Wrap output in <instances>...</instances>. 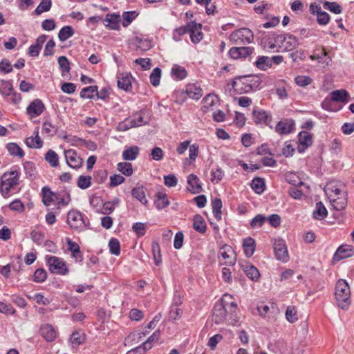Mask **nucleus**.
<instances>
[{"label":"nucleus","mask_w":354,"mask_h":354,"mask_svg":"<svg viewBox=\"0 0 354 354\" xmlns=\"http://www.w3.org/2000/svg\"><path fill=\"white\" fill-rule=\"evenodd\" d=\"M232 299L231 295L225 294L221 301L215 304L212 314V320L215 324H219L228 319L230 324L238 325L239 318L236 314L237 304Z\"/></svg>","instance_id":"1"},{"label":"nucleus","mask_w":354,"mask_h":354,"mask_svg":"<svg viewBox=\"0 0 354 354\" xmlns=\"http://www.w3.org/2000/svg\"><path fill=\"white\" fill-rule=\"evenodd\" d=\"M261 81L258 76L249 75L237 78L232 86L237 93H246L259 88Z\"/></svg>","instance_id":"2"},{"label":"nucleus","mask_w":354,"mask_h":354,"mask_svg":"<svg viewBox=\"0 0 354 354\" xmlns=\"http://www.w3.org/2000/svg\"><path fill=\"white\" fill-rule=\"evenodd\" d=\"M335 296L337 306L343 310L348 309L351 304V290L346 280L337 281L335 288Z\"/></svg>","instance_id":"3"},{"label":"nucleus","mask_w":354,"mask_h":354,"mask_svg":"<svg viewBox=\"0 0 354 354\" xmlns=\"http://www.w3.org/2000/svg\"><path fill=\"white\" fill-rule=\"evenodd\" d=\"M20 173L17 170L5 172L0 179V192L3 198L10 196V192L19 184Z\"/></svg>","instance_id":"4"},{"label":"nucleus","mask_w":354,"mask_h":354,"mask_svg":"<svg viewBox=\"0 0 354 354\" xmlns=\"http://www.w3.org/2000/svg\"><path fill=\"white\" fill-rule=\"evenodd\" d=\"M283 61V57L281 55H274L272 57L262 55L257 57L254 65L258 69L266 71L271 68L273 65H279Z\"/></svg>","instance_id":"5"},{"label":"nucleus","mask_w":354,"mask_h":354,"mask_svg":"<svg viewBox=\"0 0 354 354\" xmlns=\"http://www.w3.org/2000/svg\"><path fill=\"white\" fill-rule=\"evenodd\" d=\"M253 39V32L248 28H241L230 35V41L236 44H249Z\"/></svg>","instance_id":"6"},{"label":"nucleus","mask_w":354,"mask_h":354,"mask_svg":"<svg viewBox=\"0 0 354 354\" xmlns=\"http://www.w3.org/2000/svg\"><path fill=\"white\" fill-rule=\"evenodd\" d=\"M46 259L51 272L62 275L68 274V269L63 259L55 256H47Z\"/></svg>","instance_id":"7"},{"label":"nucleus","mask_w":354,"mask_h":354,"mask_svg":"<svg viewBox=\"0 0 354 354\" xmlns=\"http://www.w3.org/2000/svg\"><path fill=\"white\" fill-rule=\"evenodd\" d=\"M67 223L74 230H82L86 226L83 214L77 210L72 209L67 215Z\"/></svg>","instance_id":"8"},{"label":"nucleus","mask_w":354,"mask_h":354,"mask_svg":"<svg viewBox=\"0 0 354 354\" xmlns=\"http://www.w3.org/2000/svg\"><path fill=\"white\" fill-rule=\"evenodd\" d=\"M218 257L224 261L223 264L229 266L234 265L236 261V253L229 245H224L220 248Z\"/></svg>","instance_id":"9"},{"label":"nucleus","mask_w":354,"mask_h":354,"mask_svg":"<svg viewBox=\"0 0 354 354\" xmlns=\"http://www.w3.org/2000/svg\"><path fill=\"white\" fill-rule=\"evenodd\" d=\"M274 251L276 258L283 262H287L289 259L287 247L284 241L275 240L274 243Z\"/></svg>","instance_id":"10"},{"label":"nucleus","mask_w":354,"mask_h":354,"mask_svg":"<svg viewBox=\"0 0 354 354\" xmlns=\"http://www.w3.org/2000/svg\"><path fill=\"white\" fill-rule=\"evenodd\" d=\"M64 156L67 165L73 169H79L82 167L83 160L73 149H68L64 151Z\"/></svg>","instance_id":"11"},{"label":"nucleus","mask_w":354,"mask_h":354,"mask_svg":"<svg viewBox=\"0 0 354 354\" xmlns=\"http://www.w3.org/2000/svg\"><path fill=\"white\" fill-rule=\"evenodd\" d=\"M310 12L312 15H316L317 21L319 25H326L330 20L328 14L321 10L320 6L317 3H312L310 5Z\"/></svg>","instance_id":"12"},{"label":"nucleus","mask_w":354,"mask_h":354,"mask_svg":"<svg viewBox=\"0 0 354 354\" xmlns=\"http://www.w3.org/2000/svg\"><path fill=\"white\" fill-rule=\"evenodd\" d=\"M253 48L247 46H234L229 50V55L233 59H244L252 53Z\"/></svg>","instance_id":"13"},{"label":"nucleus","mask_w":354,"mask_h":354,"mask_svg":"<svg viewBox=\"0 0 354 354\" xmlns=\"http://www.w3.org/2000/svg\"><path fill=\"white\" fill-rule=\"evenodd\" d=\"M45 109L44 103L39 99L34 100L27 107V113L30 118L39 116Z\"/></svg>","instance_id":"14"},{"label":"nucleus","mask_w":354,"mask_h":354,"mask_svg":"<svg viewBox=\"0 0 354 354\" xmlns=\"http://www.w3.org/2000/svg\"><path fill=\"white\" fill-rule=\"evenodd\" d=\"M295 122L292 120H284L279 121L276 127L275 131L281 135L290 133L294 130Z\"/></svg>","instance_id":"15"},{"label":"nucleus","mask_w":354,"mask_h":354,"mask_svg":"<svg viewBox=\"0 0 354 354\" xmlns=\"http://www.w3.org/2000/svg\"><path fill=\"white\" fill-rule=\"evenodd\" d=\"M131 79L132 76L130 73H121L118 75V86L125 91L131 90Z\"/></svg>","instance_id":"16"},{"label":"nucleus","mask_w":354,"mask_h":354,"mask_svg":"<svg viewBox=\"0 0 354 354\" xmlns=\"http://www.w3.org/2000/svg\"><path fill=\"white\" fill-rule=\"evenodd\" d=\"M199 181V178L195 174H189L187 177V190L193 194L201 192L203 189Z\"/></svg>","instance_id":"17"},{"label":"nucleus","mask_w":354,"mask_h":354,"mask_svg":"<svg viewBox=\"0 0 354 354\" xmlns=\"http://www.w3.org/2000/svg\"><path fill=\"white\" fill-rule=\"evenodd\" d=\"M329 200L333 208L337 211L344 209L347 205V197L346 192L337 195L333 198H329Z\"/></svg>","instance_id":"18"},{"label":"nucleus","mask_w":354,"mask_h":354,"mask_svg":"<svg viewBox=\"0 0 354 354\" xmlns=\"http://www.w3.org/2000/svg\"><path fill=\"white\" fill-rule=\"evenodd\" d=\"M324 192L328 196V198H333L337 195L346 192L341 189L340 185L335 182H330L328 183L324 188Z\"/></svg>","instance_id":"19"},{"label":"nucleus","mask_w":354,"mask_h":354,"mask_svg":"<svg viewBox=\"0 0 354 354\" xmlns=\"http://www.w3.org/2000/svg\"><path fill=\"white\" fill-rule=\"evenodd\" d=\"M40 334L47 342H53L56 337V331L50 324L41 326L40 328Z\"/></svg>","instance_id":"20"},{"label":"nucleus","mask_w":354,"mask_h":354,"mask_svg":"<svg viewBox=\"0 0 354 354\" xmlns=\"http://www.w3.org/2000/svg\"><path fill=\"white\" fill-rule=\"evenodd\" d=\"M253 119L257 124H265L268 125L271 121L270 116L263 110H254L252 111Z\"/></svg>","instance_id":"21"},{"label":"nucleus","mask_w":354,"mask_h":354,"mask_svg":"<svg viewBox=\"0 0 354 354\" xmlns=\"http://www.w3.org/2000/svg\"><path fill=\"white\" fill-rule=\"evenodd\" d=\"M353 255V250L351 245H341L338 248L334 254L333 259L336 261H339L342 259L349 257Z\"/></svg>","instance_id":"22"},{"label":"nucleus","mask_w":354,"mask_h":354,"mask_svg":"<svg viewBox=\"0 0 354 354\" xmlns=\"http://www.w3.org/2000/svg\"><path fill=\"white\" fill-rule=\"evenodd\" d=\"M139 153L140 148L138 146L127 147L122 152V158L128 161L134 160L138 157Z\"/></svg>","instance_id":"23"},{"label":"nucleus","mask_w":354,"mask_h":354,"mask_svg":"<svg viewBox=\"0 0 354 354\" xmlns=\"http://www.w3.org/2000/svg\"><path fill=\"white\" fill-rule=\"evenodd\" d=\"M35 136H30L26 140V145L30 148L39 149L42 147L43 142L39 136V129L36 128L34 131Z\"/></svg>","instance_id":"24"},{"label":"nucleus","mask_w":354,"mask_h":354,"mask_svg":"<svg viewBox=\"0 0 354 354\" xmlns=\"http://www.w3.org/2000/svg\"><path fill=\"white\" fill-rule=\"evenodd\" d=\"M66 243L68 250L71 252L72 257L75 258L76 261H82V255L79 245L69 239H67Z\"/></svg>","instance_id":"25"},{"label":"nucleus","mask_w":354,"mask_h":354,"mask_svg":"<svg viewBox=\"0 0 354 354\" xmlns=\"http://www.w3.org/2000/svg\"><path fill=\"white\" fill-rule=\"evenodd\" d=\"M185 92L187 95L194 100H198L203 95V90L199 86L195 84H188L186 87Z\"/></svg>","instance_id":"26"},{"label":"nucleus","mask_w":354,"mask_h":354,"mask_svg":"<svg viewBox=\"0 0 354 354\" xmlns=\"http://www.w3.org/2000/svg\"><path fill=\"white\" fill-rule=\"evenodd\" d=\"M245 274L252 281H257L259 279L260 273L257 268L250 263H246L241 266Z\"/></svg>","instance_id":"27"},{"label":"nucleus","mask_w":354,"mask_h":354,"mask_svg":"<svg viewBox=\"0 0 354 354\" xmlns=\"http://www.w3.org/2000/svg\"><path fill=\"white\" fill-rule=\"evenodd\" d=\"M120 17L118 15H107L104 20L106 26L113 30H118L120 28Z\"/></svg>","instance_id":"28"},{"label":"nucleus","mask_w":354,"mask_h":354,"mask_svg":"<svg viewBox=\"0 0 354 354\" xmlns=\"http://www.w3.org/2000/svg\"><path fill=\"white\" fill-rule=\"evenodd\" d=\"M154 205L158 209L165 208L169 205V201L166 194L163 192H158L156 194Z\"/></svg>","instance_id":"29"},{"label":"nucleus","mask_w":354,"mask_h":354,"mask_svg":"<svg viewBox=\"0 0 354 354\" xmlns=\"http://www.w3.org/2000/svg\"><path fill=\"white\" fill-rule=\"evenodd\" d=\"M193 221V227L196 232L201 234H204L206 232L207 225L204 218L201 215H195Z\"/></svg>","instance_id":"30"},{"label":"nucleus","mask_w":354,"mask_h":354,"mask_svg":"<svg viewBox=\"0 0 354 354\" xmlns=\"http://www.w3.org/2000/svg\"><path fill=\"white\" fill-rule=\"evenodd\" d=\"M243 247L244 252L248 257L253 255L255 250V241L251 237H248L243 240Z\"/></svg>","instance_id":"31"},{"label":"nucleus","mask_w":354,"mask_h":354,"mask_svg":"<svg viewBox=\"0 0 354 354\" xmlns=\"http://www.w3.org/2000/svg\"><path fill=\"white\" fill-rule=\"evenodd\" d=\"M212 212L217 221H221L222 218L223 203L221 198H216L212 202Z\"/></svg>","instance_id":"32"},{"label":"nucleus","mask_w":354,"mask_h":354,"mask_svg":"<svg viewBox=\"0 0 354 354\" xmlns=\"http://www.w3.org/2000/svg\"><path fill=\"white\" fill-rule=\"evenodd\" d=\"M349 94L347 91L344 89L336 90L331 93V99L334 102H347V98Z\"/></svg>","instance_id":"33"},{"label":"nucleus","mask_w":354,"mask_h":354,"mask_svg":"<svg viewBox=\"0 0 354 354\" xmlns=\"http://www.w3.org/2000/svg\"><path fill=\"white\" fill-rule=\"evenodd\" d=\"M327 210L322 202L316 203L315 209L313 212V217L317 220H322L327 216Z\"/></svg>","instance_id":"34"},{"label":"nucleus","mask_w":354,"mask_h":354,"mask_svg":"<svg viewBox=\"0 0 354 354\" xmlns=\"http://www.w3.org/2000/svg\"><path fill=\"white\" fill-rule=\"evenodd\" d=\"M6 149L12 156L23 158L25 155L23 149L17 143L10 142L7 144Z\"/></svg>","instance_id":"35"},{"label":"nucleus","mask_w":354,"mask_h":354,"mask_svg":"<svg viewBox=\"0 0 354 354\" xmlns=\"http://www.w3.org/2000/svg\"><path fill=\"white\" fill-rule=\"evenodd\" d=\"M218 101V99L216 95L208 94L205 96L203 100V105L202 106V110L203 112H207L209 111L210 108L213 106Z\"/></svg>","instance_id":"36"},{"label":"nucleus","mask_w":354,"mask_h":354,"mask_svg":"<svg viewBox=\"0 0 354 354\" xmlns=\"http://www.w3.org/2000/svg\"><path fill=\"white\" fill-rule=\"evenodd\" d=\"M53 197H55V192H53L48 187H43L42 201L46 206H49L53 203Z\"/></svg>","instance_id":"37"},{"label":"nucleus","mask_w":354,"mask_h":354,"mask_svg":"<svg viewBox=\"0 0 354 354\" xmlns=\"http://www.w3.org/2000/svg\"><path fill=\"white\" fill-rule=\"evenodd\" d=\"M131 194L133 198L139 201L142 204L146 205L147 200L146 199L145 193L143 187H138L133 188Z\"/></svg>","instance_id":"38"},{"label":"nucleus","mask_w":354,"mask_h":354,"mask_svg":"<svg viewBox=\"0 0 354 354\" xmlns=\"http://www.w3.org/2000/svg\"><path fill=\"white\" fill-rule=\"evenodd\" d=\"M298 139L300 145L306 148L312 145V136L307 131H301L299 133Z\"/></svg>","instance_id":"39"},{"label":"nucleus","mask_w":354,"mask_h":354,"mask_svg":"<svg viewBox=\"0 0 354 354\" xmlns=\"http://www.w3.org/2000/svg\"><path fill=\"white\" fill-rule=\"evenodd\" d=\"M251 187L257 194H260L265 190V182L263 178H254L252 181Z\"/></svg>","instance_id":"40"},{"label":"nucleus","mask_w":354,"mask_h":354,"mask_svg":"<svg viewBox=\"0 0 354 354\" xmlns=\"http://www.w3.org/2000/svg\"><path fill=\"white\" fill-rule=\"evenodd\" d=\"M118 170L126 176L133 174L132 165L128 162H119L117 165Z\"/></svg>","instance_id":"41"},{"label":"nucleus","mask_w":354,"mask_h":354,"mask_svg":"<svg viewBox=\"0 0 354 354\" xmlns=\"http://www.w3.org/2000/svg\"><path fill=\"white\" fill-rule=\"evenodd\" d=\"M13 86L11 81L0 80V93L6 96L11 95Z\"/></svg>","instance_id":"42"},{"label":"nucleus","mask_w":354,"mask_h":354,"mask_svg":"<svg viewBox=\"0 0 354 354\" xmlns=\"http://www.w3.org/2000/svg\"><path fill=\"white\" fill-rule=\"evenodd\" d=\"M46 160L53 167L58 166L59 157L58 155L52 149H49L45 156Z\"/></svg>","instance_id":"43"},{"label":"nucleus","mask_w":354,"mask_h":354,"mask_svg":"<svg viewBox=\"0 0 354 354\" xmlns=\"http://www.w3.org/2000/svg\"><path fill=\"white\" fill-rule=\"evenodd\" d=\"M58 127L52 124L51 122L46 121L44 122L42 127V133L47 134L48 136H53L57 133Z\"/></svg>","instance_id":"44"},{"label":"nucleus","mask_w":354,"mask_h":354,"mask_svg":"<svg viewBox=\"0 0 354 354\" xmlns=\"http://www.w3.org/2000/svg\"><path fill=\"white\" fill-rule=\"evenodd\" d=\"M171 75L177 80H183L187 77V71L178 65H174L171 68Z\"/></svg>","instance_id":"45"},{"label":"nucleus","mask_w":354,"mask_h":354,"mask_svg":"<svg viewBox=\"0 0 354 354\" xmlns=\"http://www.w3.org/2000/svg\"><path fill=\"white\" fill-rule=\"evenodd\" d=\"M52 6L51 0H42L37 8L35 10V14L39 15L44 12L50 10Z\"/></svg>","instance_id":"46"},{"label":"nucleus","mask_w":354,"mask_h":354,"mask_svg":"<svg viewBox=\"0 0 354 354\" xmlns=\"http://www.w3.org/2000/svg\"><path fill=\"white\" fill-rule=\"evenodd\" d=\"M151 250L153 256L155 264L159 266L161 263L162 256L160 252V247L157 242H153L151 245Z\"/></svg>","instance_id":"47"},{"label":"nucleus","mask_w":354,"mask_h":354,"mask_svg":"<svg viewBox=\"0 0 354 354\" xmlns=\"http://www.w3.org/2000/svg\"><path fill=\"white\" fill-rule=\"evenodd\" d=\"M74 34L71 26H64L59 32L58 37L60 41H64Z\"/></svg>","instance_id":"48"},{"label":"nucleus","mask_w":354,"mask_h":354,"mask_svg":"<svg viewBox=\"0 0 354 354\" xmlns=\"http://www.w3.org/2000/svg\"><path fill=\"white\" fill-rule=\"evenodd\" d=\"M95 93H97V87L91 86L84 88L80 92V97L82 98H93Z\"/></svg>","instance_id":"49"},{"label":"nucleus","mask_w":354,"mask_h":354,"mask_svg":"<svg viewBox=\"0 0 354 354\" xmlns=\"http://www.w3.org/2000/svg\"><path fill=\"white\" fill-rule=\"evenodd\" d=\"M295 84L300 87H306L313 82L310 77L306 75H297L295 78Z\"/></svg>","instance_id":"50"},{"label":"nucleus","mask_w":354,"mask_h":354,"mask_svg":"<svg viewBox=\"0 0 354 354\" xmlns=\"http://www.w3.org/2000/svg\"><path fill=\"white\" fill-rule=\"evenodd\" d=\"M160 77H161L160 68L158 67L155 68L152 71V72L149 76L151 84L154 86H158L160 84Z\"/></svg>","instance_id":"51"},{"label":"nucleus","mask_w":354,"mask_h":354,"mask_svg":"<svg viewBox=\"0 0 354 354\" xmlns=\"http://www.w3.org/2000/svg\"><path fill=\"white\" fill-rule=\"evenodd\" d=\"M286 180L295 186L302 185L303 183L301 182L300 178L298 175H297L295 173L293 172H288L285 175Z\"/></svg>","instance_id":"52"},{"label":"nucleus","mask_w":354,"mask_h":354,"mask_svg":"<svg viewBox=\"0 0 354 354\" xmlns=\"http://www.w3.org/2000/svg\"><path fill=\"white\" fill-rule=\"evenodd\" d=\"M77 185L80 189H87L91 185V177L90 176H80Z\"/></svg>","instance_id":"53"},{"label":"nucleus","mask_w":354,"mask_h":354,"mask_svg":"<svg viewBox=\"0 0 354 354\" xmlns=\"http://www.w3.org/2000/svg\"><path fill=\"white\" fill-rule=\"evenodd\" d=\"M109 247L112 254L118 256L120 254V245L118 239L112 238L109 242Z\"/></svg>","instance_id":"54"},{"label":"nucleus","mask_w":354,"mask_h":354,"mask_svg":"<svg viewBox=\"0 0 354 354\" xmlns=\"http://www.w3.org/2000/svg\"><path fill=\"white\" fill-rule=\"evenodd\" d=\"M58 64L62 70V76H64L66 73H69L70 64L68 59L65 56H60L58 58Z\"/></svg>","instance_id":"55"},{"label":"nucleus","mask_w":354,"mask_h":354,"mask_svg":"<svg viewBox=\"0 0 354 354\" xmlns=\"http://www.w3.org/2000/svg\"><path fill=\"white\" fill-rule=\"evenodd\" d=\"M324 8L335 14H339L342 10L341 6L336 2H329L327 1H324Z\"/></svg>","instance_id":"56"},{"label":"nucleus","mask_w":354,"mask_h":354,"mask_svg":"<svg viewBox=\"0 0 354 354\" xmlns=\"http://www.w3.org/2000/svg\"><path fill=\"white\" fill-rule=\"evenodd\" d=\"M30 237L37 245H41L45 241L44 233L40 231L32 230L30 233Z\"/></svg>","instance_id":"57"},{"label":"nucleus","mask_w":354,"mask_h":354,"mask_svg":"<svg viewBox=\"0 0 354 354\" xmlns=\"http://www.w3.org/2000/svg\"><path fill=\"white\" fill-rule=\"evenodd\" d=\"M47 277V273L43 268L37 269L33 274V280L37 283L44 282Z\"/></svg>","instance_id":"58"},{"label":"nucleus","mask_w":354,"mask_h":354,"mask_svg":"<svg viewBox=\"0 0 354 354\" xmlns=\"http://www.w3.org/2000/svg\"><path fill=\"white\" fill-rule=\"evenodd\" d=\"M189 37L193 43H198L202 39L203 33L201 30L197 28H195V29L192 28V30L189 31Z\"/></svg>","instance_id":"59"},{"label":"nucleus","mask_w":354,"mask_h":354,"mask_svg":"<svg viewBox=\"0 0 354 354\" xmlns=\"http://www.w3.org/2000/svg\"><path fill=\"white\" fill-rule=\"evenodd\" d=\"M26 175L30 178H35L36 176V168L32 162H26L24 165Z\"/></svg>","instance_id":"60"},{"label":"nucleus","mask_w":354,"mask_h":354,"mask_svg":"<svg viewBox=\"0 0 354 354\" xmlns=\"http://www.w3.org/2000/svg\"><path fill=\"white\" fill-rule=\"evenodd\" d=\"M267 220V218L261 214L257 215L250 222V226L252 228L260 227Z\"/></svg>","instance_id":"61"},{"label":"nucleus","mask_w":354,"mask_h":354,"mask_svg":"<svg viewBox=\"0 0 354 354\" xmlns=\"http://www.w3.org/2000/svg\"><path fill=\"white\" fill-rule=\"evenodd\" d=\"M160 337V333L159 331H156L153 333L145 342H143V346L147 348V350H149L152 347V344L153 342H156L158 340Z\"/></svg>","instance_id":"62"},{"label":"nucleus","mask_w":354,"mask_h":354,"mask_svg":"<svg viewBox=\"0 0 354 354\" xmlns=\"http://www.w3.org/2000/svg\"><path fill=\"white\" fill-rule=\"evenodd\" d=\"M15 312V308L10 304L0 301V313L6 315H14Z\"/></svg>","instance_id":"63"},{"label":"nucleus","mask_w":354,"mask_h":354,"mask_svg":"<svg viewBox=\"0 0 354 354\" xmlns=\"http://www.w3.org/2000/svg\"><path fill=\"white\" fill-rule=\"evenodd\" d=\"M286 317L290 323H295L297 320V316L294 307L288 306L286 311Z\"/></svg>","instance_id":"64"}]
</instances>
